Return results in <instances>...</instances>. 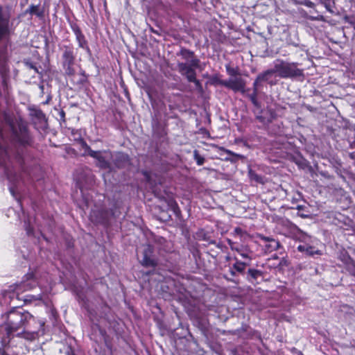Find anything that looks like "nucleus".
I'll use <instances>...</instances> for the list:
<instances>
[{
	"label": "nucleus",
	"instance_id": "nucleus-30",
	"mask_svg": "<svg viewBox=\"0 0 355 355\" xmlns=\"http://www.w3.org/2000/svg\"><path fill=\"white\" fill-rule=\"evenodd\" d=\"M189 83H193L195 85L198 87H200V81L196 78V80L194 81H189Z\"/></svg>",
	"mask_w": 355,
	"mask_h": 355
},
{
	"label": "nucleus",
	"instance_id": "nucleus-21",
	"mask_svg": "<svg viewBox=\"0 0 355 355\" xmlns=\"http://www.w3.org/2000/svg\"><path fill=\"white\" fill-rule=\"evenodd\" d=\"M250 100L252 103L257 107H260V104L257 100V92L253 91V92L248 95Z\"/></svg>",
	"mask_w": 355,
	"mask_h": 355
},
{
	"label": "nucleus",
	"instance_id": "nucleus-9",
	"mask_svg": "<svg viewBox=\"0 0 355 355\" xmlns=\"http://www.w3.org/2000/svg\"><path fill=\"white\" fill-rule=\"evenodd\" d=\"M10 16L0 6V41L10 34Z\"/></svg>",
	"mask_w": 355,
	"mask_h": 355
},
{
	"label": "nucleus",
	"instance_id": "nucleus-26",
	"mask_svg": "<svg viewBox=\"0 0 355 355\" xmlns=\"http://www.w3.org/2000/svg\"><path fill=\"white\" fill-rule=\"evenodd\" d=\"M36 116L40 119V120H42V119H44V114L42 113V111L40 110H37L36 111Z\"/></svg>",
	"mask_w": 355,
	"mask_h": 355
},
{
	"label": "nucleus",
	"instance_id": "nucleus-29",
	"mask_svg": "<svg viewBox=\"0 0 355 355\" xmlns=\"http://www.w3.org/2000/svg\"><path fill=\"white\" fill-rule=\"evenodd\" d=\"M37 10H38V6L33 5L30 7V12L32 14L36 13Z\"/></svg>",
	"mask_w": 355,
	"mask_h": 355
},
{
	"label": "nucleus",
	"instance_id": "nucleus-19",
	"mask_svg": "<svg viewBox=\"0 0 355 355\" xmlns=\"http://www.w3.org/2000/svg\"><path fill=\"white\" fill-rule=\"evenodd\" d=\"M248 275L250 276L252 281H256L259 277L262 275V272L260 270L250 268L248 270Z\"/></svg>",
	"mask_w": 355,
	"mask_h": 355
},
{
	"label": "nucleus",
	"instance_id": "nucleus-12",
	"mask_svg": "<svg viewBox=\"0 0 355 355\" xmlns=\"http://www.w3.org/2000/svg\"><path fill=\"white\" fill-rule=\"evenodd\" d=\"M315 241V240L314 243H307L306 245H299L297 249L299 252H303L308 256L321 255V250L316 249L314 245Z\"/></svg>",
	"mask_w": 355,
	"mask_h": 355
},
{
	"label": "nucleus",
	"instance_id": "nucleus-15",
	"mask_svg": "<svg viewBox=\"0 0 355 355\" xmlns=\"http://www.w3.org/2000/svg\"><path fill=\"white\" fill-rule=\"evenodd\" d=\"M177 55L180 57L182 59V62L186 63H191V61L193 60H198L195 57L194 53L189 49L182 48L180 51L177 53Z\"/></svg>",
	"mask_w": 355,
	"mask_h": 355
},
{
	"label": "nucleus",
	"instance_id": "nucleus-2",
	"mask_svg": "<svg viewBox=\"0 0 355 355\" xmlns=\"http://www.w3.org/2000/svg\"><path fill=\"white\" fill-rule=\"evenodd\" d=\"M37 285L36 280L33 278V275L28 274L26 276V280H23L19 284H15L9 286L8 290L2 292V296L4 303H10L15 297L17 298L20 293L28 291L34 288Z\"/></svg>",
	"mask_w": 355,
	"mask_h": 355
},
{
	"label": "nucleus",
	"instance_id": "nucleus-33",
	"mask_svg": "<svg viewBox=\"0 0 355 355\" xmlns=\"http://www.w3.org/2000/svg\"><path fill=\"white\" fill-rule=\"evenodd\" d=\"M10 191L13 196H15V192L13 187H10Z\"/></svg>",
	"mask_w": 355,
	"mask_h": 355
},
{
	"label": "nucleus",
	"instance_id": "nucleus-20",
	"mask_svg": "<svg viewBox=\"0 0 355 355\" xmlns=\"http://www.w3.org/2000/svg\"><path fill=\"white\" fill-rule=\"evenodd\" d=\"M232 250L236 251L243 258L248 259L250 261L251 260V257L249 254L243 250L242 248L234 247L231 246Z\"/></svg>",
	"mask_w": 355,
	"mask_h": 355
},
{
	"label": "nucleus",
	"instance_id": "nucleus-8",
	"mask_svg": "<svg viewBox=\"0 0 355 355\" xmlns=\"http://www.w3.org/2000/svg\"><path fill=\"white\" fill-rule=\"evenodd\" d=\"M285 223L287 225L289 226L290 230L293 234V238L295 240L303 243L302 245H306L307 243H314V241L315 239H313L311 236L306 234L304 232L301 231L295 225L291 223L288 220H286Z\"/></svg>",
	"mask_w": 355,
	"mask_h": 355
},
{
	"label": "nucleus",
	"instance_id": "nucleus-10",
	"mask_svg": "<svg viewBox=\"0 0 355 355\" xmlns=\"http://www.w3.org/2000/svg\"><path fill=\"white\" fill-rule=\"evenodd\" d=\"M14 140L20 146H26L29 144L30 137L25 127L19 126V132L12 127Z\"/></svg>",
	"mask_w": 355,
	"mask_h": 355
},
{
	"label": "nucleus",
	"instance_id": "nucleus-35",
	"mask_svg": "<svg viewBox=\"0 0 355 355\" xmlns=\"http://www.w3.org/2000/svg\"><path fill=\"white\" fill-rule=\"evenodd\" d=\"M13 354H18V352H15V351H13L12 352Z\"/></svg>",
	"mask_w": 355,
	"mask_h": 355
},
{
	"label": "nucleus",
	"instance_id": "nucleus-3",
	"mask_svg": "<svg viewBox=\"0 0 355 355\" xmlns=\"http://www.w3.org/2000/svg\"><path fill=\"white\" fill-rule=\"evenodd\" d=\"M83 148L84 149L85 154L96 159L97 166L103 169L110 168V160L113 157V155L110 151L93 150L86 143H83Z\"/></svg>",
	"mask_w": 355,
	"mask_h": 355
},
{
	"label": "nucleus",
	"instance_id": "nucleus-17",
	"mask_svg": "<svg viewBox=\"0 0 355 355\" xmlns=\"http://www.w3.org/2000/svg\"><path fill=\"white\" fill-rule=\"evenodd\" d=\"M269 78H270V76H269L268 73H267V71L259 74L253 83V91H256L258 92L259 83L262 82V81H266L269 79Z\"/></svg>",
	"mask_w": 355,
	"mask_h": 355
},
{
	"label": "nucleus",
	"instance_id": "nucleus-16",
	"mask_svg": "<svg viewBox=\"0 0 355 355\" xmlns=\"http://www.w3.org/2000/svg\"><path fill=\"white\" fill-rule=\"evenodd\" d=\"M112 159H114V164L118 168L123 167L126 164L128 163V157L127 155L123 153H117L113 155Z\"/></svg>",
	"mask_w": 355,
	"mask_h": 355
},
{
	"label": "nucleus",
	"instance_id": "nucleus-11",
	"mask_svg": "<svg viewBox=\"0 0 355 355\" xmlns=\"http://www.w3.org/2000/svg\"><path fill=\"white\" fill-rule=\"evenodd\" d=\"M153 248L150 245H146L142 251V257L140 262L142 266L146 267H155L157 265L156 261L152 257Z\"/></svg>",
	"mask_w": 355,
	"mask_h": 355
},
{
	"label": "nucleus",
	"instance_id": "nucleus-5",
	"mask_svg": "<svg viewBox=\"0 0 355 355\" xmlns=\"http://www.w3.org/2000/svg\"><path fill=\"white\" fill-rule=\"evenodd\" d=\"M220 84L234 92H239L243 94L246 93L245 81L241 77H231L227 80H222Z\"/></svg>",
	"mask_w": 355,
	"mask_h": 355
},
{
	"label": "nucleus",
	"instance_id": "nucleus-32",
	"mask_svg": "<svg viewBox=\"0 0 355 355\" xmlns=\"http://www.w3.org/2000/svg\"><path fill=\"white\" fill-rule=\"evenodd\" d=\"M170 205L173 207V209L177 207V204L173 201H171Z\"/></svg>",
	"mask_w": 355,
	"mask_h": 355
},
{
	"label": "nucleus",
	"instance_id": "nucleus-7",
	"mask_svg": "<svg viewBox=\"0 0 355 355\" xmlns=\"http://www.w3.org/2000/svg\"><path fill=\"white\" fill-rule=\"evenodd\" d=\"M12 156H15L18 159H21L19 153L15 154L6 145L2 132L0 130V160L1 163L4 164L6 160L10 159Z\"/></svg>",
	"mask_w": 355,
	"mask_h": 355
},
{
	"label": "nucleus",
	"instance_id": "nucleus-14",
	"mask_svg": "<svg viewBox=\"0 0 355 355\" xmlns=\"http://www.w3.org/2000/svg\"><path fill=\"white\" fill-rule=\"evenodd\" d=\"M261 239L266 243L263 248L266 253L277 250L280 246L279 243L274 239L264 236H261Z\"/></svg>",
	"mask_w": 355,
	"mask_h": 355
},
{
	"label": "nucleus",
	"instance_id": "nucleus-6",
	"mask_svg": "<svg viewBox=\"0 0 355 355\" xmlns=\"http://www.w3.org/2000/svg\"><path fill=\"white\" fill-rule=\"evenodd\" d=\"M62 59V66L65 73L69 76L73 75L74 73L73 66L74 64L75 57L73 55V51L71 48L64 46Z\"/></svg>",
	"mask_w": 355,
	"mask_h": 355
},
{
	"label": "nucleus",
	"instance_id": "nucleus-28",
	"mask_svg": "<svg viewBox=\"0 0 355 355\" xmlns=\"http://www.w3.org/2000/svg\"><path fill=\"white\" fill-rule=\"evenodd\" d=\"M227 73L232 77L236 76V71L234 69H231L230 67H227Z\"/></svg>",
	"mask_w": 355,
	"mask_h": 355
},
{
	"label": "nucleus",
	"instance_id": "nucleus-34",
	"mask_svg": "<svg viewBox=\"0 0 355 355\" xmlns=\"http://www.w3.org/2000/svg\"><path fill=\"white\" fill-rule=\"evenodd\" d=\"M306 6H309V7L312 8L313 6V3H312L311 1H308L306 3Z\"/></svg>",
	"mask_w": 355,
	"mask_h": 355
},
{
	"label": "nucleus",
	"instance_id": "nucleus-25",
	"mask_svg": "<svg viewBox=\"0 0 355 355\" xmlns=\"http://www.w3.org/2000/svg\"><path fill=\"white\" fill-rule=\"evenodd\" d=\"M257 119L263 123H267L272 121V115L270 114V116L266 117L263 115L257 116Z\"/></svg>",
	"mask_w": 355,
	"mask_h": 355
},
{
	"label": "nucleus",
	"instance_id": "nucleus-18",
	"mask_svg": "<svg viewBox=\"0 0 355 355\" xmlns=\"http://www.w3.org/2000/svg\"><path fill=\"white\" fill-rule=\"evenodd\" d=\"M235 263L233 265V268L239 272H242L245 269V266L247 263L239 261L236 258H235Z\"/></svg>",
	"mask_w": 355,
	"mask_h": 355
},
{
	"label": "nucleus",
	"instance_id": "nucleus-24",
	"mask_svg": "<svg viewBox=\"0 0 355 355\" xmlns=\"http://www.w3.org/2000/svg\"><path fill=\"white\" fill-rule=\"evenodd\" d=\"M249 177L252 180H254L257 182H262V178L252 170L249 171Z\"/></svg>",
	"mask_w": 355,
	"mask_h": 355
},
{
	"label": "nucleus",
	"instance_id": "nucleus-13",
	"mask_svg": "<svg viewBox=\"0 0 355 355\" xmlns=\"http://www.w3.org/2000/svg\"><path fill=\"white\" fill-rule=\"evenodd\" d=\"M73 31L76 35V41L78 46L86 51L88 54H91V50L88 46L87 41L85 40V35L78 27L73 28Z\"/></svg>",
	"mask_w": 355,
	"mask_h": 355
},
{
	"label": "nucleus",
	"instance_id": "nucleus-27",
	"mask_svg": "<svg viewBox=\"0 0 355 355\" xmlns=\"http://www.w3.org/2000/svg\"><path fill=\"white\" fill-rule=\"evenodd\" d=\"M225 152L228 155H233V156H235V157H239V158L243 157L242 155L236 154V153H234V152H232V151H231L230 150H225Z\"/></svg>",
	"mask_w": 355,
	"mask_h": 355
},
{
	"label": "nucleus",
	"instance_id": "nucleus-31",
	"mask_svg": "<svg viewBox=\"0 0 355 355\" xmlns=\"http://www.w3.org/2000/svg\"><path fill=\"white\" fill-rule=\"evenodd\" d=\"M324 6H325V8H327V10L328 11H329L330 12H333L332 10H331V6H330V4H329V3H324Z\"/></svg>",
	"mask_w": 355,
	"mask_h": 355
},
{
	"label": "nucleus",
	"instance_id": "nucleus-1",
	"mask_svg": "<svg viewBox=\"0 0 355 355\" xmlns=\"http://www.w3.org/2000/svg\"><path fill=\"white\" fill-rule=\"evenodd\" d=\"M267 73L270 77L273 73H277L280 78H291L302 76V71L297 68V63L287 62L278 59L274 61L273 68L267 70Z\"/></svg>",
	"mask_w": 355,
	"mask_h": 355
},
{
	"label": "nucleus",
	"instance_id": "nucleus-4",
	"mask_svg": "<svg viewBox=\"0 0 355 355\" xmlns=\"http://www.w3.org/2000/svg\"><path fill=\"white\" fill-rule=\"evenodd\" d=\"M199 64L200 60H193L191 61V63L178 61V71L188 81H194L196 76V69L199 67Z\"/></svg>",
	"mask_w": 355,
	"mask_h": 355
},
{
	"label": "nucleus",
	"instance_id": "nucleus-22",
	"mask_svg": "<svg viewBox=\"0 0 355 355\" xmlns=\"http://www.w3.org/2000/svg\"><path fill=\"white\" fill-rule=\"evenodd\" d=\"M95 214H96V211H92V212L91 214V218L92 220H94L96 223H106V221L107 220V218L106 216H105L104 214H102L100 218H94Z\"/></svg>",
	"mask_w": 355,
	"mask_h": 355
},
{
	"label": "nucleus",
	"instance_id": "nucleus-23",
	"mask_svg": "<svg viewBox=\"0 0 355 355\" xmlns=\"http://www.w3.org/2000/svg\"><path fill=\"white\" fill-rule=\"evenodd\" d=\"M193 157H194V159L196 160V164L198 165V166H201L204 164L205 162V158L201 156L200 155H199L198 150H194L193 152Z\"/></svg>",
	"mask_w": 355,
	"mask_h": 355
}]
</instances>
